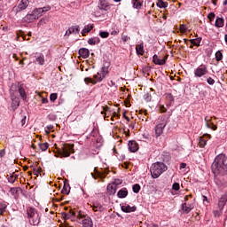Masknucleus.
<instances>
[{
  "mask_svg": "<svg viewBox=\"0 0 227 227\" xmlns=\"http://www.w3.org/2000/svg\"><path fill=\"white\" fill-rule=\"evenodd\" d=\"M226 4H227V0H224L223 1V6H226Z\"/></svg>",
  "mask_w": 227,
  "mask_h": 227,
  "instance_id": "63",
  "label": "nucleus"
},
{
  "mask_svg": "<svg viewBox=\"0 0 227 227\" xmlns=\"http://www.w3.org/2000/svg\"><path fill=\"white\" fill-rule=\"evenodd\" d=\"M62 215H63L64 219H70V214H68V213H62Z\"/></svg>",
  "mask_w": 227,
  "mask_h": 227,
  "instance_id": "51",
  "label": "nucleus"
},
{
  "mask_svg": "<svg viewBox=\"0 0 227 227\" xmlns=\"http://www.w3.org/2000/svg\"><path fill=\"white\" fill-rule=\"evenodd\" d=\"M84 82L88 84V83H92V84H97V82H94L91 78L90 77H86L84 79Z\"/></svg>",
  "mask_w": 227,
  "mask_h": 227,
  "instance_id": "45",
  "label": "nucleus"
},
{
  "mask_svg": "<svg viewBox=\"0 0 227 227\" xmlns=\"http://www.w3.org/2000/svg\"><path fill=\"white\" fill-rule=\"evenodd\" d=\"M167 98L170 100V102H173V100H175V98H173V95L171 94H167Z\"/></svg>",
  "mask_w": 227,
  "mask_h": 227,
  "instance_id": "53",
  "label": "nucleus"
},
{
  "mask_svg": "<svg viewBox=\"0 0 227 227\" xmlns=\"http://www.w3.org/2000/svg\"><path fill=\"white\" fill-rule=\"evenodd\" d=\"M17 178H19V176L16 174L12 175L11 176L8 177V182L10 184H15V180H17Z\"/></svg>",
  "mask_w": 227,
  "mask_h": 227,
  "instance_id": "33",
  "label": "nucleus"
},
{
  "mask_svg": "<svg viewBox=\"0 0 227 227\" xmlns=\"http://www.w3.org/2000/svg\"><path fill=\"white\" fill-rule=\"evenodd\" d=\"M136 51L138 56H143L145 54V45L143 43L137 45Z\"/></svg>",
  "mask_w": 227,
  "mask_h": 227,
  "instance_id": "24",
  "label": "nucleus"
},
{
  "mask_svg": "<svg viewBox=\"0 0 227 227\" xmlns=\"http://www.w3.org/2000/svg\"><path fill=\"white\" fill-rule=\"evenodd\" d=\"M0 156H1V157H4V150H2V151H1Z\"/></svg>",
  "mask_w": 227,
  "mask_h": 227,
  "instance_id": "60",
  "label": "nucleus"
},
{
  "mask_svg": "<svg viewBox=\"0 0 227 227\" xmlns=\"http://www.w3.org/2000/svg\"><path fill=\"white\" fill-rule=\"evenodd\" d=\"M213 214L215 217H217V215H219V211L215 210L213 212Z\"/></svg>",
  "mask_w": 227,
  "mask_h": 227,
  "instance_id": "59",
  "label": "nucleus"
},
{
  "mask_svg": "<svg viewBox=\"0 0 227 227\" xmlns=\"http://www.w3.org/2000/svg\"><path fill=\"white\" fill-rule=\"evenodd\" d=\"M91 29H93V25H87L83 27V29L82 30V36H84V35L86 33H90V31H91Z\"/></svg>",
  "mask_w": 227,
  "mask_h": 227,
  "instance_id": "30",
  "label": "nucleus"
},
{
  "mask_svg": "<svg viewBox=\"0 0 227 227\" xmlns=\"http://www.w3.org/2000/svg\"><path fill=\"white\" fill-rule=\"evenodd\" d=\"M187 168V163H181L180 164V169H185Z\"/></svg>",
  "mask_w": 227,
  "mask_h": 227,
  "instance_id": "54",
  "label": "nucleus"
},
{
  "mask_svg": "<svg viewBox=\"0 0 227 227\" xmlns=\"http://www.w3.org/2000/svg\"><path fill=\"white\" fill-rule=\"evenodd\" d=\"M99 36L101 38H108L109 37V32H107V31H100L99 32Z\"/></svg>",
  "mask_w": 227,
  "mask_h": 227,
  "instance_id": "38",
  "label": "nucleus"
},
{
  "mask_svg": "<svg viewBox=\"0 0 227 227\" xmlns=\"http://www.w3.org/2000/svg\"><path fill=\"white\" fill-rule=\"evenodd\" d=\"M215 60L223 61V52H221V51L215 52Z\"/></svg>",
  "mask_w": 227,
  "mask_h": 227,
  "instance_id": "34",
  "label": "nucleus"
},
{
  "mask_svg": "<svg viewBox=\"0 0 227 227\" xmlns=\"http://www.w3.org/2000/svg\"><path fill=\"white\" fill-rule=\"evenodd\" d=\"M82 227H93V221L90 217H86L82 220Z\"/></svg>",
  "mask_w": 227,
  "mask_h": 227,
  "instance_id": "19",
  "label": "nucleus"
},
{
  "mask_svg": "<svg viewBox=\"0 0 227 227\" xmlns=\"http://www.w3.org/2000/svg\"><path fill=\"white\" fill-rule=\"evenodd\" d=\"M179 29L181 33H185L186 31H188L189 28L187 27V25L183 24L179 27Z\"/></svg>",
  "mask_w": 227,
  "mask_h": 227,
  "instance_id": "42",
  "label": "nucleus"
},
{
  "mask_svg": "<svg viewBox=\"0 0 227 227\" xmlns=\"http://www.w3.org/2000/svg\"><path fill=\"white\" fill-rule=\"evenodd\" d=\"M108 86H110V88H113V86H116V82H114L113 80H111V81L108 82Z\"/></svg>",
  "mask_w": 227,
  "mask_h": 227,
  "instance_id": "52",
  "label": "nucleus"
},
{
  "mask_svg": "<svg viewBox=\"0 0 227 227\" xmlns=\"http://www.w3.org/2000/svg\"><path fill=\"white\" fill-rule=\"evenodd\" d=\"M106 189L109 194H116V184H108Z\"/></svg>",
  "mask_w": 227,
  "mask_h": 227,
  "instance_id": "25",
  "label": "nucleus"
},
{
  "mask_svg": "<svg viewBox=\"0 0 227 227\" xmlns=\"http://www.w3.org/2000/svg\"><path fill=\"white\" fill-rule=\"evenodd\" d=\"M128 146H129V152H131L132 153H136V152L139 150V145L134 140L129 141L128 144Z\"/></svg>",
  "mask_w": 227,
  "mask_h": 227,
  "instance_id": "15",
  "label": "nucleus"
},
{
  "mask_svg": "<svg viewBox=\"0 0 227 227\" xmlns=\"http://www.w3.org/2000/svg\"><path fill=\"white\" fill-rule=\"evenodd\" d=\"M194 209V203H183L182 210L184 214H189L191 210Z\"/></svg>",
  "mask_w": 227,
  "mask_h": 227,
  "instance_id": "16",
  "label": "nucleus"
},
{
  "mask_svg": "<svg viewBox=\"0 0 227 227\" xmlns=\"http://www.w3.org/2000/svg\"><path fill=\"white\" fill-rule=\"evenodd\" d=\"M132 189H133V192H135V194H137L141 191V186L136 184L133 185Z\"/></svg>",
  "mask_w": 227,
  "mask_h": 227,
  "instance_id": "35",
  "label": "nucleus"
},
{
  "mask_svg": "<svg viewBox=\"0 0 227 227\" xmlns=\"http://www.w3.org/2000/svg\"><path fill=\"white\" fill-rule=\"evenodd\" d=\"M34 175H36V176H38V175L42 176V168L40 167L34 168Z\"/></svg>",
  "mask_w": 227,
  "mask_h": 227,
  "instance_id": "37",
  "label": "nucleus"
},
{
  "mask_svg": "<svg viewBox=\"0 0 227 227\" xmlns=\"http://www.w3.org/2000/svg\"><path fill=\"white\" fill-rule=\"evenodd\" d=\"M121 208L122 212H125L126 214H130V212H136L137 210L136 206H130L129 204L122 205Z\"/></svg>",
  "mask_w": 227,
  "mask_h": 227,
  "instance_id": "13",
  "label": "nucleus"
},
{
  "mask_svg": "<svg viewBox=\"0 0 227 227\" xmlns=\"http://www.w3.org/2000/svg\"><path fill=\"white\" fill-rule=\"evenodd\" d=\"M21 125H26V116L21 120Z\"/></svg>",
  "mask_w": 227,
  "mask_h": 227,
  "instance_id": "58",
  "label": "nucleus"
},
{
  "mask_svg": "<svg viewBox=\"0 0 227 227\" xmlns=\"http://www.w3.org/2000/svg\"><path fill=\"white\" fill-rule=\"evenodd\" d=\"M92 209L94 212H104V206L98 202H95L92 205Z\"/></svg>",
  "mask_w": 227,
  "mask_h": 227,
  "instance_id": "22",
  "label": "nucleus"
},
{
  "mask_svg": "<svg viewBox=\"0 0 227 227\" xmlns=\"http://www.w3.org/2000/svg\"><path fill=\"white\" fill-rule=\"evenodd\" d=\"M207 19H209V20H214V19H215V13L210 12L207 16Z\"/></svg>",
  "mask_w": 227,
  "mask_h": 227,
  "instance_id": "46",
  "label": "nucleus"
},
{
  "mask_svg": "<svg viewBox=\"0 0 227 227\" xmlns=\"http://www.w3.org/2000/svg\"><path fill=\"white\" fill-rule=\"evenodd\" d=\"M42 102L43 103V104H49V99H47V98H43L42 99Z\"/></svg>",
  "mask_w": 227,
  "mask_h": 227,
  "instance_id": "56",
  "label": "nucleus"
},
{
  "mask_svg": "<svg viewBox=\"0 0 227 227\" xmlns=\"http://www.w3.org/2000/svg\"><path fill=\"white\" fill-rule=\"evenodd\" d=\"M202 201L205 203V201L208 202V198L205 195H202Z\"/></svg>",
  "mask_w": 227,
  "mask_h": 227,
  "instance_id": "55",
  "label": "nucleus"
},
{
  "mask_svg": "<svg viewBox=\"0 0 227 227\" xmlns=\"http://www.w3.org/2000/svg\"><path fill=\"white\" fill-rule=\"evenodd\" d=\"M207 82L209 84V86H214L215 84V80L209 76L207 78Z\"/></svg>",
  "mask_w": 227,
  "mask_h": 227,
  "instance_id": "40",
  "label": "nucleus"
},
{
  "mask_svg": "<svg viewBox=\"0 0 227 227\" xmlns=\"http://www.w3.org/2000/svg\"><path fill=\"white\" fill-rule=\"evenodd\" d=\"M89 45H98V43H100V38L98 37H91L88 40Z\"/></svg>",
  "mask_w": 227,
  "mask_h": 227,
  "instance_id": "27",
  "label": "nucleus"
},
{
  "mask_svg": "<svg viewBox=\"0 0 227 227\" xmlns=\"http://www.w3.org/2000/svg\"><path fill=\"white\" fill-rule=\"evenodd\" d=\"M66 35H67L68 36H69V35H71L69 29L67 30Z\"/></svg>",
  "mask_w": 227,
  "mask_h": 227,
  "instance_id": "61",
  "label": "nucleus"
},
{
  "mask_svg": "<svg viewBox=\"0 0 227 227\" xmlns=\"http://www.w3.org/2000/svg\"><path fill=\"white\" fill-rule=\"evenodd\" d=\"M168 59V57L162 58L159 57L158 55H153V61L154 65H166V60Z\"/></svg>",
  "mask_w": 227,
  "mask_h": 227,
  "instance_id": "12",
  "label": "nucleus"
},
{
  "mask_svg": "<svg viewBox=\"0 0 227 227\" xmlns=\"http://www.w3.org/2000/svg\"><path fill=\"white\" fill-rule=\"evenodd\" d=\"M215 26V27H224V19L221 17H216Z\"/></svg>",
  "mask_w": 227,
  "mask_h": 227,
  "instance_id": "23",
  "label": "nucleus"
},
{
  "mask_svg": "<svg viewBox=\"0 0 227 227\" xmlns=\"http://www.w3.org/2000/svg\"><path fill=\"white\" fill-rule=\"evenodd\" d=\"M27 6H29V0H21L17 7H13V10L16 12V13H19L20 12L26 10Z\"/></svg>",
  "mask_w": 227,
  "mask_h": 227,
  "instance_id": "11",
  "label": "nucleus"
},
{
  "mask_svg": "<svg viewBox=\"0 0 227 227\" xmlns=\"http://www.w3.org/2000/svg\"><path fill=\"white\" fill-rule=\"evenodd\" d=\"M17 90L19 91L20 97L22 98V100H27V95L26 94V90H24V87L22 85H17L12 84L10 90V95H11V100H12V106L15 109L20 106V99L19 97H17Z\"/></svg>",
  "mask_w": 227,
  "mask_h": 227,
  "instance_id": "2",
  "label": "nucleus"
},
{
  "mask_svg": "<svg viewBox=\"0 0 227 227\" xmlns=\"http://www.w3.org/2000/svg\"><path fill=\"white\" fill-rule=\"evenodd\" d=\"M62 194H70V184L67 182L64 183L63 189L61 191Z\"/></svg>",
  "mask_w": 227,
  "mask_h": 227,
  "instance_id": "26",
  "label": "nucleus"
},
{
  "mask_svg": "<svg viewBox=\"0 0 227 227\" xmlns=\"http://www.w3.org/2000/svg\"><path fill=\"white\" fill-rule=\"evenodd\" d=\"M35 60L37 61L38 65H45V56H43L42 53H39L35 56Z\"/></svg>",
  "mask_w": 227,
  "mask_h": 227,
  "instance_id": "21",
  "label": "nucleus"
},
{
  "mask_svg": "<svg viewBox=\"0 0 227 227\" xmlns=\"http://www.w3.org/2000/svg\"><path fill=\"white\" fill-rule=\"evenodd\" d=\"M206 126L207 129H211L210 124H208V121H210V117L207 116L205 117Z\"/></svg>",
  "mask_w": 227,
  "mask_h": 227,
  "instance_id": "47",
  "label": "nucleus"
},
{
  "mask_svg": "<svg viewBox=\"0 0 227 227\" xmlns=\"http://www.w3.org/2000/svg\"><path fill=\"white\" fill-rule=\"evenodd\" d=\"M10 192L12 196H15L17 194V188H11Z\"/></svg>",
  "mask_w": 227,
  "mask_h": 227,
  "instance_id": "48",
  "label": "nucleus"
},
{
  "mask_svg": "<svg viewBox=\"0 0 227 227\" xmlns=\"http://www.w3.org/2000/svg\"><path fill=\"white\" fill-rule=\"evenodd\" d=\"M187 42H189L187 39H184V43H187Z\"/></svg>",
  "mask_w": 227,
  "mask_h": 227,
  "instance_id": "64",
  "label": "nucleus"
},
{
  "mask_svg": "<svg viewBox=\"0 0 227 227\" xmlns=\"http://www.w3.org/2000/svg\"><path fill=\"white\" fill-rule=\"evenodd\" d=\"M35 20H36V18L35 16V14L32 12L30 14H27L23 19H22V22H35Z\"/></svg>",
  "mask_w": 227,
  "mask_h": 227,
  "instance_id": "17",
  "label": "nucleus"
},
{
  "mask_svg": "<svg viewBox=\"0 0 227 227\" xmlns=\"http://www.w3.org/2000/svg\"><path fill=\"white\" fill-rule=\"evenodd\" d=\"M172 191H180V184L178 183H174L172 184Z\"/></svg>",
  "mask_w": 227,
  "mask_h": 227,
  "instance_id": "41",
  "label": "nucleus"
},
{
  "mask_svg": "<svg viewBox=\"0 0 227 227\" xmlns=\"http://www.w3.org/2000/svg\"><path fill=\"white\" fill-rule=\"evenodd\" d=\"M201 37H197L195 39H191L190 40V43H192V45H195V47H200V43H201Z\"/></svg>",
  "mask_w": 227,
  "mask_h": 227,
  "instance_id": "28",
  "label": "nucleus"
},
{
  "mask_svg": "<svg viewBox=\"0 0 227 227\" xmlns=\"http://www.w3.org/2000/svg\"><path fill=\"white\" fill-rule=\"evenodd\" d=\"M212 171L215 176V183L218 187L224 185L222 176H227V157L224 153L218 154L212 164Z\"/></svg>",
  "mask_w": 227,
  "mask_h": 227,
  "instance_id": "1",
  "label": "nucleus"
},
{
  "mask_svg": "<svg viewBox=\"0 0 227 227\" xmlns=\"http://www.w3.org/2000/svg\"><path fill=\"white\" fill-rule=\"evenodd\" d=\"M168 125V119L166 116H161L158 119V122L154 128L156 137H160L161 134H164V129Z\"/></svg>",
  "mask_w": 227,
  "mask_h": 227,
  "instance_id": "5",
  "label": "nucleus"
},
{
  "mask_svg": "<svg viewBox=\"0 0 227 227\" xmlns=\"http://www.w3.org/2000/svg\"><path fill=\"white\" fill-rule=\"evenodd\" d=\"M98 8L101 10V12H107L111 10V4L107 0H99L98 3Z\"/></svg>",
  "mask_w": 227,
  "mask_h": 227,
  "instance_id": "10",
  "label": "nucleus"
},
{
  "mask_svg": "<svg viewBox=\"0 0 227 227\" xmlns=\"http://www.w3.org/2000/svg\"><path fill=\"white\" fill-rule=\"evenodd\" d=\"M91 176H92V178L97 180V178H98V176H100V173H98V171H97V168H94V174L91 173Z\"/></svg>",
  "mask_w": 227,
  "mask_h": 227,
  "instance_id": "43",
  "label": "nucleus"
},
{
  "mask_svg": "<svg viewBox=\"0 0 227 227\" xmlns=\"http://www.w3.org/2000/svg\"><path fill=\"white\" fill-rule=\"evenodd\" d=\"M121 40L122 42H129V40H130V37H129V35H122Z\"/></svg>",
  "mask_w": 227,
  "mask_h": 227,
  "instance_id": "49",
  "label": "nucleus"
},
{
  "mask_svg": "<svg viewBox=\"0 0 227 227\" xmlns=\"http://www.w3.org/2000/svg\"><path fill=\"white\" fill-rule=\"evenodd\" d=\"M129 195V192L127 191V189H123V190H120L117 192V196L118 198H127V196Z\"/></svg>",
  "mask_w": 227,
  "mask_h": 227,
  "instance_id": "29",
  "label": "nucleus"
},
{
  "mask_svg": "<svg viewBox=\"0 0 227 227\" xmlns=\"http://www.w3.org/2000/svg\"><path fill=\"white\" fill-rule=\"evenodd\" d=\"M207 145V141L205 140H200V145L205 146Z\"/></svg>",
  "mask_w": 227,
  "mask_h": 227,
  "instance_id": "57",
  "label": "nucleus"
},
{
  "mask_svg": "<svg viewBox=\"0 0 227 227\" xmlns=\"http://www.w3.org/2000/svg\"><path fill=\"white\" fill-rule=\"evenodd\" d=\"M145 100H146V102H150V100H152V96H149L148 94L144 96Z\"/></svg>",
  "mask_w": 227,
  "mask_h": 227,
  "instance_id": "50",
  "label": "nucleus"
},
{
  "mask_svg": "<svg viewBox=\"0 0 227 227\" xmlns=\"http://www.w3.org/2000/svg\"><path fill=\"white\" fill-rule=\"evenodd\" d=\"M4 210H6V205L0 204V215H3V214H4Z\"/></svg>",
  "mask_w": 227,
  "mask_h": 227,
  "instance_id": "44",
  "label": "nucleus"
},
{
  "mask_svg": "<svg viewBox=\"0 0 227 227\" xmlns=\"http://www.w3.org/2000/svg\"><path fill=\"white\" fill-rule=\"evenodd\" d=\"M224 40H225V43L227 44V34L224 35Z\"/></svg>",
  "mask_w": 227,
  "mask_h": 227,
  "instance_id": "62",
  "label": "nucleus"
},
{
  "mask_svg": "<svg viewBox=\"0 0 227 227\" xmlns=\"http://www.w3.org/2000/svg\"><path fill=\"white\" fill-rule=\"evenodd\" d=\"M79 31H81V29L78 25L71 27L69 28V34L74 33L75 35H77V33H79Z\"/></svg>",
  "mask_w": 227,
  "mask_h": 227,
  "instance_id": "32",
  "label": "nucleus"
},
{
  "mask_svg": "<svg viewBox=\"0 0 227 227\" xmlns=\"http://www.w3.org/2000/svg\"><path fill=\"white\" fill-rule=\"evenodd\" d=\"M207 74H208V66L205 64H201L196 67L193 72V75L196 79H201V77H205Z\"/></svg>",
  "mask_w": 227,
  "mask_h": 227,
  "instance_id": "7",
  "label": "nucleus"
},
{
  "mask_svg": "<svg viewBox=\"0 0 227 227\" xmlns=\"http://www.w3.org/2000/svg\"><path fill=\"white\" fill-rule=\"evenodd\" d=\"M156 6H158V8H168V2H164V0H158Z\"/></svg>",
  "mask_w": 227,
  "mask_h": 227,
  "instance_id": "31",
  "label": "nucleus"
},
{
  "mask_svg": "<svg viewBox=\"0 0 227 227\" xmlns=\"http://www.w3.org/2000/svg\"><path fill=\"white\" fill-rule=\"evenodd\" d=\"M79 55L86 59V58H90V50L86 48H82L79 50Z\"/></svg>",
  "mask_w": 227,
  "mask_h": 227,
  "instance_id": "20",
  "label": "nucleus"
},
{
  "mask_svg": "<svg viewBox=\"0 0 227 227\" xmlns=\"http://www.w3.org/2000/svg\"><path fill=\"white\" fill-rule=\"evenodd\" d=\"M50 100L51 102H56L58 100V93H51L50 95Z\"/></svg>",
  "mask_w": 227,
  "mask_h": 227,
  "instance_id": "39",
  "label": "nucleus"
},
{
  "mask_svg": "<svg viewBox=\"0 0 227 227\" xmlns=\"http://www.w3.org/2000/svg\"><path fill=\"white\" fill-rule=\"evenodd\" d=\"M150 171L152 178H159L162 173L168 171V167L163 162H156L152 165Z\"/></svg>",
  "mask_w": 227,
  "mask_h": 227,
  "instance_id": "4",
  "label": "nucleus"
},
{
  "mask_svg": "<svg viewBox=\"0 0 227 227\" xmlns=\"http://www.w3.org/2000/svg\"><path fill=\"white\" fill-rule=\"evenodd\" d=\"M109 63L106 62L101 68V71L98 72L97 74H94V79L98 81V82H102V81L106 79V76L109 74Z\"/></svg>",
  "mask_w": 227,
  "mask_h": 227,
  "instance_id": "6",
  "label": "nucleus"
},
{
  "mask_svg": "<svg viewBox=\"0 0 227 227\" xmlns=\"http://www.w3.org/2000/svg\"><path fill=\"white\" fill-rule=\"evenodd\" d=\"M131 4L135 10L143 8V0H131Z\"/></svg>",
  "mask_w": 227,
  "mask_h": 227,
  "instance_id": "18",
  "label": "nucleus"
},
{
  "mask_svg": "<svg viewBox=\"0 0 227 227\" xmlns=\"http://www.w3.org/2000/svg\"><path fill=\"white\" fill-rule=\"evenodd\" d=\"M227 203V192L219 199L218 200V208L219 210H223Z\"/></svg>",
  "mask_w": 227,
  "mask_h": 227,
  "instance_id": "14",
  "label": "nucleus"
},
{
  "mask_svg": "<svg viewBox=\"0 0 227 227\" xmlns=\"http://www.w3.org/2000/svg\"><path fill=\"white\" fill-rule=\"evenodd\" d=\"M51 5H47L44 7L35 9L32 13L34 14V17H35L36 20L40 19L42 15H44V13H47V12H50Z\"/></svg>",
  "mask_w": 227,
  "mask_h": 227,
  "instance_id": "8",
  "label": "nucleus"
},
{
  "mask_svg": "<svg viewBox=\"0 0 227 227\" xmlns=\"http://www.w3.org/2000/svg\"><path fill=\"white\" fill-rule=\"evenodd\" d=\"M27 217L29 219V223L33 226H38L40 224V220L42 219V215L35 207H28L27 209Z\"/></svg>",
  "mask_w": 227,
  "mask_h": 227,
  "instance_id": "3",
  "label": "nucleus"
},
{
  "mask_svg": "<svg viewBox=\"0 0 227 227\" xmlns=\"http://www.w3.org/2000/svg\"><path fill=\"white\" fill-rule=\"evenodd\" d=\"M74 152V146L70 145H64L60 150L61 157H70V153Z\"/></svg>",
  "mask_w": 227,
  "mask_h": 227,
  "instance_id": "9",
  "label": "nucleus"
},
{
  "mask_svg": "<svg viewBox=\"0 0 227 227\" xmlns=\"http://www.w3.org/2000/svg\"><path fill=\"white\" fill-rule=\"evenodd\" d=\"M39 148L40 150H42V152H45L47 148H49V144L48 143L40 144Z\"/></svg>",
  "mask_w": 227,
  "mask_h": 227,
  "instance_id": "36",
  "label": "nucleus"
}]
</instances>
